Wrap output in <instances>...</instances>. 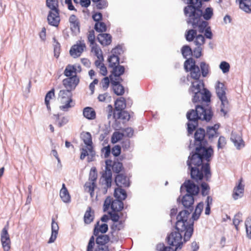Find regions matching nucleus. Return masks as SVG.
<instances>
[{"mask_svg": "<svg viewBox=\"0 0 251 251\" xmlns=\"http://www.w3.org/2000/svg\"><path fill=\"white\" fill-rule=\"evenodd\" d=\"M206 142H190V149L193 148L187 164L190 170L191 178L196 182L201 181L203 177L209 181L211 176L210 163L214 151L211 147H207Z\"/></svg>", "mask_w": 251, "mask_h": 251, "instance_id": "f257e3e1", "label": "nucleus"}, {"mask_svg": "<svg viewBox=\"0 0 251 251\" xmlns=\"http://www.w3.org/2000/svg\"><path fill=\"white\" fill-rule=\"evenodd\" d=\"M190 212L187 210L180 211L177 216L176 229L177 231L172 232L168 237V244L175 246L176 250L181 248L183 244L181 233H184V241L189 240L193 232V223L190 218Z\"/></svg>", "mask_w": 251, "mask_h": 251, "instance_id": "f03ea898", "label": "nucleus"}, {"mask_svg": "<svg viewBox=\"0 0 251 251\" xmlns=\"http://www.w3.org/2000/svg\"><path fill=\"white\" fill-rule=\"evenodd\" d=\"M214 115L211 106L209 104H197L195 109H190L186 113L188 120L187 123L188 135L193 134L199 126V120L210 122Z\"/></svg>", "mask_w": 251, "mask_h": 251, "instance_id": "7ed1b4c3", "label": "nucleus"}, {"mask_svg": "<svg viewBox=\"0 0 251 251\" xmlns=\"http://www.w3.org/2000/svg\"><path fill=\"white\" fill-rule=\"evenodd\" d=\"M106 167L105 171L102 175V177L104 181V193L107 192V189L110 188L112 183V172L111 169H112L113 172L117 174H120L123 168V164L119 162H112V160H107L105 161Z\"/></svg>", "mask_w": 251, "mask_h": 251, "instance_id": "20e7f679", "label": "nucleus"}, {"mask_svg": "<svg viewBox=\"0 0 251 251\" xmlns=\"http://www.w3.org/2000/svg\"><path fill=\"white\" fill-rule=\"evenodd\" d=\"M184 15L187 17L186 23L188 25H191L193 28L198 27L200 33H202L208 26V23L201 19V12L197 10L193 13H188L186 10H183Z\"/></svg>", "mask_w": 251, "mask_h": 251, "instance_id": "39448f33", "label": "nucleus"}, {"mask_svg": "<svg viewBox=\"0 0 251 251\" xmlns=\"http://www.w3.org/2000/svg\"><path fill=\"white\" fill-rule=\"evenodd\" d=\"M188 4L184 7L183 10H186L188 13H193L194 11L199 10L201 12V17H202L205 21L209 20L213 15V8L208 7L205 8L204 12L201 9L202 2L200 0H187Z\"/></svg>", "mask_w": 251, "mask_h": 251, "instance_id": "423d86ee", "label": "nucleus"}, {"mask_svg": "<svg viewBox=\"0 0 251 251\" xmlns=\"http://www.w3.org/2000/svg\"><path fill=\"white\" fill-rule=\"evenodd\" d=\"M125 72V68L124 66H120L119 69L116 71V68L111 71V74L109 75L110 83L112 86V89L114 93L117 96H122L125 93V88L124 86L119 83V82L114 81V77H118L123 75Z\"/></svg>", "mask_w": 251, "mask_h": 251, "instance_id": "0eeeda50", "label": "nucleus"}, {"mask_svg": "<svg viewBox=\"0 0 251 251\" xmlns=\"http://www.w3.org/2000/svg\"><path fill=\"white\" fill-rule=\"evenodd\" d=\"M58 99L63 105L59 106L60 110L68 111V109L73 107L75 103L73 102L72 93L68 90H61L58 94Z\"/></svg>", "mask_w": 251, "mask_h": 251, "instance_id": "6e6552de", "label": "nucleus"}, {"mask_svg": "<svg viewBox=\"0 0 251 251\" xmlns=\"http://www.w3.org/2000/svg\"><path fill=\"white\" fill-rule=\"evenodd\" d=\"M98 173L95 167H92L89 173L88 181H87L84 186V191L89 193L92 198L94 197L95 189L97 188V180Z\"/></svg>", "mask_w": 251, "mask_h": 251, "instance_id": "1a4fd4ad", "label": "nucleus"}, {"mask_svg": "<svg viewBox=\"0 0 251 251\" xmlns=\"http://www.w3.org/2000/svg\"><path fill=\"white\" fill-rule=\"evenodd\" d=\"M184 68L186 72H190V77L196 80L200 79L201 73L199 66L196 64V61L192 57L186 59L184 63Z\"/></svg>", "mask_w": 251, "mask_h": 251, "instance_id": "9d476101", "label": "nucleus"}, {"mask_svg": "<svg viewBox=\"0 0 251 251\" xmlns=\"http://www.w3.org/2000/svg\"><path fill=\"white\" fill-rule=\"evenodd\" d=\"M123 52L122 47L119 45L112 50V54L107 59V61L109 63L108 67L109 68H112V70L116 68V71H118L119 69L120 66H123L120 65V57L119 55Z\"/></svg>", "mask_w": 251, "mask_h": 251, "instance_id": "9b49d317", "label": "nucleus"}, {"mask_svg": "<svg viewBox=\"0 0 251 251\" xmlns=\"http://www.w3.org/2000/svg\"><path fill=\"white\" fill-rule=\"evenodd\" d=\"M124 207V203L122 200L119 199L113 200L110 197H107L104 201L103 204V210L107 211L111 208L112 212H119L121 211Z\"/></svg>", "mask_w": 251, "mask_h": 251, "instance_id": "f8f14e48", "label": "nucleus"}, {"mask_svg": "<svg viewBox=\"0 0 251 251\" xmlns=\"http://www.w3.org/2000/svg\"><path fill=\"white\" fill-rule=\"evenodd\" d=\"M185 37L188 42L194 41L196 45H202L205 43V38L202 34H197V31L195 28L187 30Z\"/></svg>", "mask_w": 251, "mask_h": 251, "instance_id": "ddd939ff", "label": "nucleus"}, {"mask_svg": "<svg viewBox=\"0 0 251 251\" xmlns=\"http://www.w3.org/2000/svg\"><path fill=\"white\" fill-rule=\"evenodd\" d=\"M81 154L80 158L83 160L86 156L89 161L93 160L95 156V151L93 145V142H84L81 145Z\"/></svg>", "mask_w": 251, "mask_h": 251, "instance_id": "4468645a", "label": "nucleus"}, {"mask_svg": "<svg viewBox=\"0 0 251 251\" xmlns=\"http://www.w3.org/2000/svg\"><path fill=\"white\" fill-rule=\"evenodd\" d=\"M130 117V114L125 109L118 112H114L113 118L115 119V122L113 126L115 129L122 128L120 122L118 121V120L122 121V123L125 124L129 120Z\"/></svg>", "mask_w": 251, "mask_h": 251, "instance_id": "2eb2a0df", "label": "nucleus"}, {"mask_svg": "<svg viewBox=\"0 0 251 251\" xmlns=\"http://www.w3.org/2000/svg\"><path fill=\"white\" fill-rule=\"evenodd\" d=\"M8 224L3 228L0 233V241L4 251H9L11 248V240L8 230Z\"/></svg>", "mask_w": 251, "mask_h": 251, "instance_id": "dca6fc26", "label": "nucleus"}, {"mask_svg": "<svg viewBox=\"0 0 251 251\" xmlns=\"http://www.w3.org/2000/svg\"><path fill=\"white\" fill-rule=\"evenodd\" d=\"M216 93L217 97L221 100L222 105H226L227 103V99L226 96V88L223 83L218 81L215 85Z\"/></svg>", "mask_w": 251, "mask_h": 251, "instance_id": "f3484780", "label": "nucleus"}, {"mask_svg": "<svg viewBox=\"0 0 251 251\" xmlns=\"http://www.w3.org/2000/svg\"><path fill=\"white\" fill-rule=\"evenodd\" d=\"M96 242L97 247V251H109V248L106 244L110 240L109 236L107 235L102 234L97 235Z\"/></svg>", "mask_w": 251, "mask_h": 251, "instance_id": "a211bd4d", "label": "nucleus"}, {"mask_svg": "<svg viewBox=\"0 0 251 251\" xmlns=\"http://www.w3.org/2000/svg\"><path fill=\"white\" fill-rule=\"evenodd\" d=\"M79 82V78L76 75L72 77L65 78L62 81V84L66 90L72 92L74 90Z\"/></svg>", "mask_w": 251, "mask_h": 251, "instance_id": "6ab92c4d", "label": "nucleus"}, {"mask_svg": "<svg viewBox=\"0 0 251 251\" xmlns=\"http://www.w3.org/2000/svg\"><path fill=\"white\" fill-rule=\"evenodd\" d=\"M54 12L50 11L47 20L50 25L57 27L60 23L59 10H53Z\"/></svg>", "mask_w": 251, "mask_h": 251, "instance_id": "aec40b11", "label": "nucleus"}, {"mask_svg": "<svg viewBox=\"0 0 251 251\" xmlns=\"http://www.w3.org/2000/svg\"><path fill=\"white\" fill-rule=\"evenodd\" d=\"M183 186L185 188L188 195L191 196L197 195L199 192L200 189L198 185H196L193 181L188 180L185 181L183 184Z\"/></svg>", "mask_w": 251, "mask_h": 251, "instance_id": "412c9836", "label": "nucleus"}, {"mask_svg": "<svg viewBox=\"0 0 251 251\" xmlns=\"http://www.w3.org/2000/svg\"><path fill=\"white\" fill-rule=\"evenodd\" d=\"M115 182L119 187H128L130 185L129 178L123 173L119 174L116 176Z\"/></svg>", "mask_w": 251, "mask_h": 251, "instance_id": "4be33fe9", "label": "nucleus"}, {"mask_svg": "<svg viewBox=\"0 0 251 251\" xmlns=\"http://www.w3.org/2000/svg\"><path fill=\"white\" fill-rule=\"evenodd\" d=\"M203 88H204L203 80L196 79L195 81L191 82V85L189 89V93L191 94V92H201Z\"/></svg>", "mask_w": 251, "mask_h": 251, "instance_id": "5701e85b", "label": "nucleus"}, {"mask_svg": "<svg viewBox=\"0 0 251 251\" xmlns=\"http://www.w3.org/2000/svg\"><path fill=\"white\" fill-rule=\"evenodd\" d=\"M85 47L84 43L75 45L71 47L70 50V54L74 58H76L80 56Z\"/></svg>", "mask_w": 251, "mask_h": 251, "instance_id": "b1692460", "label": "nucleus"}, {"mask_svg": "<svg viewBox=\"0 0 251 251\" xmlns=\"http://www.w3.org/2000/svg\"><path fill=\"white\" fill-rule=\"evenodd\" d=\"M242 178H240L238 185L233 189L232 197L234 200H237L243 195L244 186L242 184Z\"/></svg>", "mask_w": 251, "mask_h": 251, "instance_id": "393cba45", "label": "nucleus"}, {"mask_svg": "<svg viewBox=\"0 0 251 251\" xmlns=\"http://www.w3.org/2000/svg\"><path fill=\"white\" fill-rule=\"evenodd\" d=\"M71 29L73 32H80V23L76 16L72 14L69 19Z\"/></svg>", "mask_w": 251, "mask_h": 251, "instance_id": "a878e982", "label": "nucleus"}, {"mask_svg": "<svg viewBox=\"0 0 251 251\" xmlns=\"http://www.w3.org/2000/svg\"><path fill=\"white\" fill-rule=\"evenodd\" d=\"M108 225L106 223L98 221L95 225L94 235L97 236L100 233H105L108 230Z\"/></svg>", "mask_w": 251, "mask_h": 251, "instance_id": "bb28decb", "label": "nucleus"}, {"mask_svg": "<svg viewBox=\"0 0 251 251\" xmlns=\"http://www.w3.org/2000/svg\"><path fill=\"white\" fill-rule=\"evenodd\" d=\"M98 42L103 46H108L112 42V36L109 33H100L97 36Z\"/></svg>", "mask_w": 251, "mask_h": 251, "instance_id": "cd10ccee", "label": "nucleus"}, {"mask_svg": "<svg viewBox=\"0 0 251 251\" xmlns=\"http://www.w3.org/2000/svg\"><path fill=\"white\" fill-rule=\"evenodd\" d=\"M181 202L184 207L186 208H190L192 210L194 202V197L191 195L186 194L182 197Z\"/></svg>", "mask_w": 251, "mask_h": 251, "instance_id": "c85d7f7f", "label": "nucleus"}, {"mask_svg": "<svg viewBox=\"0 0 251 251\" xmlns=\"http://www.w3.org/2000/svg\"><path fill=\"white\" fill-rule=\"evenodd\" d=\"M112 129L110 126V122L108 125H105V127L102 130V133L99 137L100 141H108L110 138V134Z\"/></svg>", "mask_w": 251, "mask_h": 251, "instance_id": "c756f323", "label": "nucleus"}, {"mask_svg": "<svg viewBox=\"0 0 251 251\" xmlns=\"http://www.w3.org/2000/svg\"><path fill=\"white\" fill-rule=\"evenodd\" d=\"M59 226L57 222H55L54 218H52L51 222V235L48 241V243H51L54 242L57 237Z\"/></svg>", "mask_w": 251, "mask_h": 251, "instance_id": "7c9ffc66", "label": "nucleus"}, {"mask_svg": "<svg viewBox=\"0 0 251 251\" xmlns=\"http://www.w3.org/2000/svg\"><path fill=\"white\" fill-rule=\"evenodd\" d=\"M126 107V100L124 97H120L115 101V109L114 112H118L124 110Z\"/></svg>", "mask_w": 251, "mask_h": 251, "instance_id": "2f4dec72", "label": "nucleus"}, {"mask_svg": "<svg viewBox=\"0 0 251 251\" xmlns=\"http://www.w3.org/2000/svg\"><path fill=\"white\" fill-rule=\"evenodd\" d=\"M94 211L91 207H88L84 214V222L86 224H89L92 222L94 219Z\"/></svg>", "mask_w": 251, "mask_h": 251, "instance_id": "473e14b6", "label": "nucleus"}, {"mask_svg": "<svg viewBox=\"0 0 251 251\" xmlns=\"http://www.w3.org/2000/svg\"><path fill=\"white\" fill-rule=\"evenodd\" d=\"M60 197L64 202L70 201L71 197L64 183L62 184V187L60 191Z\"/></svg>", "mask_w": 251, "mask_h": 251, "instance_id": "72a5a7b5", "label": "nucleus"}, {"mask_svg": "<svg viewBox=\"0 0 251 251\" xmlns=\"http://www.w3.org/2000/svg\"><path fill=\"white\" fill-rule=\"evenodd\" d=\"M239 8L246 13H251V0H239Z\"/></svg>", "mask_w": 251, "mask_h": 251, "instance_id": "f704fd0d", "label": "nucleus"}, {"mask_svg": "<svg viewBox=\"0 0 251 251\" xmlns=\"http://www.w3.org/2000/svg\"><path fill=\"white\" fill-rule=\"evenodd\" d=\"M205 136V131L201 127L198 128L194 134V141H207L204 140V138Z\"/></svg>", "mask_w": 251, "mask_h": 251, "instance_id": "c9c22d12", "label": "nucleus"}, {"mask_svg": "<svg viewBox=\"0 0 251 251\" xmlns=\"http://www.w3.org/2000/svg\"><path fill=\"white\" fill-rule=\"evenodd\" d=\"M122 188V187H118L115 188L114 195L117 199L123 201L126 199L127 195L126 191Z\"/></svg>", "mask_w": 251, "mask_h": 251, "instance_id": "e433bc0d", "label": "nucleus"}, {"mask_svg": "<svg viewBox=\"0 0 251 251\" xmlns=\"http://www.w3.org/2000/svg\"><path fill=\"white\" fill-rule=\"evenodd\" d=\"M83 116L89 120H93L96 118L95 111L90 107H86L84 108Z\"/></svg>", "mask_w": 251, "mask_h": 251, "instance_id": "4c0bfd02", "label": "nucleus"}, {"mask_svg": "<svg viewBox=\"0 0 251 251\" xmlns=\"http://www.w3.org/2000/svg\"><path fill=\"white\" fill-rule=\"evenodd\" d=\"M203 202H199L198 204V205H197V206L195 208V211L192 215V218L193 219V220H192V221L193 222V221L197 220L199 218V217L201 214V213L203 210Z\"/></svg>", "mask_w": 251, "mask_h": 251, "instance_id": "58836bf2", "label": "nucleus"}, {"mask_svg": "<svg viewBox=\"0 0 251 251\" xmlns=\"http://www.w3.org/2000/svg\"><path fill=\"white\" fill-rule=\"evenodd\" d=\"M201 95L202 97L201 98V104H202L203 102H205L206 103L210 102L211 94L207 88H203L202 91H201Z\"/></svg>", "mask_w": 251, "mask_h": 251, "instance_id": "ea45409f", "label": "nucleus"}, {"mask_svg": "<svg viewBox=\"0 0 251 251\" xmlns=\"http://www.w3.org/2000/svg\"><path fill=\"white\" fill-rule=\"evenodd\" d=\"M218 131L214 130L212 127L208 126L206 128V132H205V136H206L209 140H212L219 136Z\"/></svg>", "mask_w": 251, "mask_h": 251, "instance_id": "a19ab883", "label": "nucleus"}, {"mask_svg": "<svg viewBox=\"0 0 251 251\" xmlns=\"http://www.w3.org/2000/svg\"><path fill=\"white\" fill-rule=\"evenodd\" d=\"M200 69L202 77H206L209 73L210 67L208 64L205 62H201L200 63Z\"/></svg>", "mask_w": 251, "mask_h": 251, "instance_id": "79ce46f5", "label": "nucleus"}, {"mask_svg": "<svg viewBox=\"0 0 251 251\" xmlns=\"http://www.w3.org/2000/svg\"><path fill=\"white\" fill-rule=\"evenodd\" d=\"M76 71L77 70L74 66L69 64L66 66L64 72V75L67 77H72L74 75V73L75 75H76Z\"/></svg>", "mask_w": 251, "mask_h": 251, "instance_id": "37998d69", "label": "nucleus"}, {"mask_svg": "<svg viewBox=\"0 0 251 251\" xmlns=\"http://www.w3.org/2000/svg\"><path fill=\"white\" fill-rule=\"evenodd\" d=\"M181 52L183 58L186 59L188 56L193 55V50L189 45H184L181 49Z\"/></svg>", "mask_w": 251, "mask_h": 251, "instance_id": "c03bdc74", "label": "nucleus"}, {"mask_svg": "<svg viewBox=\"0 0 251 251\" xmlns=\"http://www.w3.org/2000/svg\"><path fill=\"white\" fill-rule=\"evenodd\" d=\"M94 29L97 32L102 33L107 30L106 24L102 22L96 23L94 25Z\"/></svg>", "mask_w": 251, "mask_h": 251, "instance_id": "a18cd8bd", "label": "nucleus"}, {"mask_svg": "<svg viewBox=\"0 0 251 251\" xmlns=\"http://www.w3.org/2000/svg\"><path fill=\"white\" fill-rule=\"evenodd\" d=\"M191 94H193V98H192V102L194 103L197 102H201V98L202 97L201 92L196 91V92H191Z\"/></svg>", "mask_w": 251, "mask_h": 251, "instance_id": "49530a36", "label": "nucleus"}, {"mask_svg": "<svg viewBox=\"0 0 251 251\" xmlns=\"http://www.w3.org/2000/svg\"><path fill=\"white\" fill-rule=\"evenodd\" d=\"M108 3L107 0H100L99 2H95V5H93L99 10L106 8L108 6Z\"/></svg>", "mask_w": 251, "mask_h": 251, "instance_id": "de8ad7c7", "label": "nucleus"}, {"mask_svg": "<svg viewBox=\"0 0 251 251\" xmlns=\"http://www.w3.org/2000/svg\"><path fill=\"white\" fill-rule=\"evenodd\" d=\"M53 40L55 43L54 45V56L57 58L60 54L61 46L60 43L56 40L55 37L53 38Z\"/></svg>", "mask_w": 251, "mask_h": 251, "instance_id": "09e8293b", "label": "nucleus"}, {"mask_svg": "<svg viewBox=\"0 0 251 251\" xmlns=\"http://www.w3.org/2000/svg\"><path fill=\"white\" fill-rule=\"evenodd\" d=\"M245 226L247 236L251 238V217H248L245 221Z\"/></svg>", "mask_w": 251, "mask_h": 251, "instance_id": "8fccbe9b", "label": "nucleus"}, {"mask_svg": "<svg viewBox=\"0 0 251 251\" xmlns=\"http://www.w3.org/2000/svg\"><path fill=\"white\" fill-rule=\"evenodd\" d=\"M123 137L124 134L122 132L115 131L111 136L110 141H120Z\"/></svg>", "mask_w": 251, "mask_h": 251, "instance_id": "3c124183", "label": "nucleus"}, {"mask_svg": "<svg viewBox=\"0 0 251 251\" xmlns=\"http://www.w3.org/2000/svg\"><path fill=\"white\" fill-rule=\"evenodd\" d=\"M47 6L51 10H59L58 9V1L56 0L55 2H50L49 0H46Z\"/></svg>", "mask_w": 251, "mask_h": 251, "instance_id": "603ef678", "label": "nucleus"}, {"mask_svg": "<svg viewBox=\"0 0 251 251\" xmlns=\"http://www.w3.org/2000/svg\"><path fill=\"white\" fill-rule=\"evenodd\" d=\"M201 195L203 196H205L206 195H208L209 194V190H210V187L209 185L205 183V182H202L201 184Z\"/></svg>", "mask_w": 251, "mask_h": 251, "instance_id": "864d4df0", "label": "nucleus"}, {"mask_svg": "<svg viewBox=\"0 0 251 251\" xmlns=\"http://www.w3.org/2000/svg\"><path fill=\"white\" fill-rule=\"evenodd\" d=\"M80 138L82 141H92V136L90 132L83 131L80 134Z\"/></svg>", "mask_w": 251, "mask_h": 251, "instance_id": "5fc2aeb1", "label": "nucleus"}, {"mask_svg": "<svg viewBox=\"0 0 251 251\" xmlns=\"http://www.w3.org/2000/svg\"><path fill=\"white\" fill-rule=\"evenodd\" d=\"M230 140L231 141H244L241 137V133L234 131L231 132Z\"/></svg>", "mask_w": 251, "mask_h": 251, "instance_id": "6e6d98bb", "label": "nucleus"}, {"mask_svg": "<svg viewBox=\"0 0 251 251\" xmlns=\"http://www.w3.org/2000/svg\"><path fill=\"white\" fill-rule=\"evenodd\" d=\"M110 82V79L109 76H105L102 78L101 80V85L103 91H106L108 89L109 86Z\"/></svg>", "mask_w": 251, "mask_h": 251, "instance_id": "4d7b16f0", "label": "nucleus"}, {"mask_svg": "<svg viewBox=\"0 0 251 251\" xmlns=\"http://www.w3.org/2000/svg\"><path fill=\"white\" fill-rule=\"evenodd\" d=\"M197 47L193 50V55L196 58H200L202 55V48L201 45H196Z\"/></svg>", "mask_w": 251, "mask_h": 251, "instance_id": "13d9d810", "label": "nucleus"}, {"mask_svg": "<svg viewBox=\"0 0 251 251\" xmlns=\"http://www.w3.org/2000/svg\"><path fill=\"white\" fill-rule=\"evenodd\" d=\"M219 67L223 73H226L229 72L230 65L226 61H222L220 63Z\"/></svg>", "mask_w": 251, "mask_h": 251, "instance_id": "bf43d9fd", "label": "nucleus"}, {"mask_svg": "<svg viewBox=\"0 0 251 251\" xmlns=\"http://www.w3.org/2000/svg\"><path fill=\"white\" fill-rule=\"evenodd\" d=\"M158 251H176L175 250L171 247H166L163 244H159L156 247Z\"/></svg>", "mask_w": 251, "mask_h": 251, "instance_id": "052dcab7", "label": "nucleus"}, {"mask_svg": "<svg viewBox=\"0 0 251 251\" xmlns=\"http://www.w3.org/2000/svg\"><path fill=\"white\" fill-rule=\"evenodd\" d=\"M124 137H131L134 133L133 129L131 127H127L125 129L123 132Z\"/></svg>", "mask_w": 251, "mask_h": 251, "instance_id": "680f3d73", "label": "nucleus"}, {"mask_svg": "<svg viewBox=\"0 0 251 251\" xmlns=\"http://www.w3.org/2000/svg\"><path fill=\"white\" fill-rule=\"evenodd\" d=\"M88 40L91 45H94L95 43V31L94 30H91L89 31L88 35Z\"/></svg>", "mask_w": 251, "mask_h": 251, "instance_id": "e2e57ef3", "label": "nucleus"}, {"mask_svg": "<svg viewBox=\"0 0 251 251\" xmlns=\"http://www.w3.org/2000/svg\"><path fill=\"white\" fill-rule=\"evenodd\" d=\"M241 222H242L241 215L239 214L235 215L233 220V223L237 230L238 229V226Z\"/></svg>", "mask_w": 251, "mask_h": 251, "instance_id": "0e129e2a", "label": "nucleus"}, {"mask_svg": "<svg viewBox=\"0 0 251 251\" xmlns=\"http://www.w3.org/2000/svg\"><path fill=\"white\" fill-rule=\"evenodd\" d=\"M95 238L93 236H92L89 240L88 244L87 247V251H93L94 247L95 246Z\"/></svg>", "mask_w": 251, "mask_h": 251, "instance_id": "69168bd1", "label": "nucleus"}, {"mask_svg": "<svg viewBox=\"0 0 251 251\" xmlns=\"http://www.w3.org/2000/svg\"><path fill=\"white\" fill-rule=\"evenodd\" d=\"M123 227V223L122 221L114 222L112 225L111 228L113 230H120Z\"/></svg>", "mask_w": 251, "mask_h": 251, "instance_id": "338daca9", "label": "nucleus"}, {"mask_svg": "<svg viewBox=\"0 0 251 251\" xmlns=\"http://www.w3.org/2000/svg\"><path fill=\"white\" fill-rule=\"evenodd\" d=\"M204 37H205L208 39H211L213 37V33L211 31V29L210 26H208L206 30L204 31Z\"/></svg>", "mask_w": 251, "mask_h": 251, "instance_id": "774afa93", "label": "nucleus"}]
</instances>
